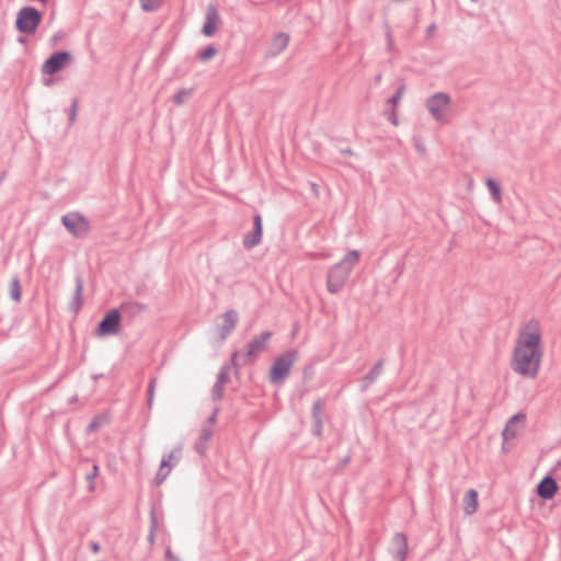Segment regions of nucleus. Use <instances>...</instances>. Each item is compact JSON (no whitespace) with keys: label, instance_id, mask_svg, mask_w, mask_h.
Listing matches in <instances>:
<instances>
[{"label":"nucleus","instance_id":"1","mask_svg":"<svg viewBox=\"0 0 561 561\" xmlns=\"http://www.w3.org/2000/svg\"><path fill=\"white\" fill-rule=\"evenodd\" d=\"M543 355L538 322H528L516 339L511 367L518 375L536 378Z\"/></svg>","mask_w":561,"mask_h":561},{"label":"nucleus","instance_id":"2","mask_svg":"<svg viewBox=\"0 0 561 561\" xmlns=\"http://www.w3.org/2000/svg\"><path fill=\"white\" fill-rule=\"evenodd\" d=\"M360 253L357 250L348 251L345 256L333 265L328 272L327 287L331 294H337L344 287L352 270L359 261Z\"/></svg>","mask_w":561,"mask_h":561},{"label":"nucleus","instance_id":"3","mask_svg":"<svg viewBox=\"0 0 561 561\" xmlns=\"http://www.w3.org/2000/svg\"><path fill=\"white\" fill-rule=\"evenodd\" d=\"M298 358L299 352L294 348L277 356L268 370L270 382L277 387L283 386Z\"/></svg>","mask_w":561,"mask_h":561},{"label":"nucleus","instance_id":"4","mask_svg":"<svg viewBox=\"0 0 561 561\" xmlns=\"http://www.w3.org/2000/svg\"><path fill=\"white\" fill-rule=\"evenodd\" d=\"M182 449V445L179 444L172 451L162 455L160 467L153 479L154 485L159 486L160 484H162L164 480L169 477L172 468L180 462Z\"/></svg>","mask_w":561,"mask_h":561},{"label":"nucleus","instance_id":"5","mask_svg":"<svg viewBox=\"0 0 561 561\" xmlns=\"http://www.w3.org/2000/svg\"><path fill=\"white\" fill-rule=\"evenodd\" d=\"M122 322V313L118 308L110 309L98 323L95 335L107 336L114 335L119 331Z\"/></svg>","mask_w":561,"mask_h":561},{"label":"nucleus","instance_id":"6","mask_svg":"<svg viewBox=\"0 0 561 561\" xmlns=\"http://www.w3.org/2000/svg\"><path fill=\"white\" fill-rule=\"evenodd\" d=\"M72 60V55L68 50L54 51L43 64L42 72L44 75H55L65 69Z\"/></svg>","mask_w":561,"mask_h":561},{"label":"nucleus","instance_id":"7","mask_svg":"<svg viewBox=\"0 0 561 561\" xmlns=\"http://www.w3.org/2000/svg\"><path fill=\"white\" fill-rule=\"evenodd\" d=\"M65 228L76 238L84 237L90 230L88 219L78 213H69L61 217Z\"/></svg>","mask_w":561,"mask_h":561},{"label":"nucleus","instance_id":"8","mask_svg":"<svg viewBox=\"0 0 561 561\" xmlns=\"http://www.w3.org/2000/svg\"><path fill=\"white\" fill-rule=\"evenodd\" d=\"M310 417L311 433L314 437L321 440L323 438L324 420L327 419L325 399L319 398L313 402Z\"/></svg>","mask_w":561,"mask_h":561},{"label":"nucleus","instance_id":"9","mask_svg":"<svg viewBox=\"0 0 561 561\" xmlns=\"http://www.w3.org/2000/svg\"><path fill=\"white\" fill-rule=\"evenodd\" d=\"M272 331H263L254 335L247 344V353L243 356V365L251 363L265 347L267 341L272 337Z\"/></svg>","mask_w":561,"mask_h":561},{"label":"nucleus","instance_id":"10","mask_svg":"<svg viewBox=\"0 0 561 561\" xmlns=\"http://www.w3.org/2000/svg\"><path fill=\"white\" fill-rule=\"evenodd\" d=\"M450 96L444 92H436L426 100V108L437 122H442L444 118V110L448 107L450 103Z\"/></svg>","mask_w":561,"mask_h":561},{"label":"nucleus","instance_id":"11","mask_svg":"<svg viewBox=\"0 0 561 561\" xmlns=\"http://www.w3.org/2000/svg\"><path fill=\"white\" fill-rule=\"evenodd\" d=\"M219 319L221 323L217 324L218 339L217 342L219 344L224 343L228 335L236 329L237 323L239 321V314L234 309H230L224 312Z\"/></svg>","mask_w":561,"mask_h":561},{"label":"nucleus","instance_id":"12","mask_svg":"<svg viewBox=\"0 0 561 561\" xmlns=\"http://www.w3.org/2000/svg\"><path fill=\"white\" fill-rule=\"evenodd\" d=\"M263 234V221L261 214L256 213L253 216V228L250 232H248L242 240V244L245 249L250 250L256 247L261 240Z\"/></svg>","mask_w":561,"mask_h":561},{"label":"nucleus","instance_id":"13","mask_svg":"<svg viewBox=\"0 0 561 561\" xmlns=\"http://www.w3.org/2000/svg\"><path fill=\"white\" fill-rule=\"evenodd\" d=\"M389 551L394 561H405L408 554V539L402 533H396L391 540Z\"/></svg>","mask_w":561,"mask_h":561},{"label":"nucleus","instance_id":"14","mask_svg":"<svg viewBox=\"0 0 561 561\" xmlns=\"http://www.w3.org/2000/svg\"><path fill=\"white\" fill-rule=\"evenodd\" d=\"M219 23L220 16L216 5L208 4L205 14V23L202 27L203 35L206 37H211L216 33Z\"/></svg>","mask_w":561,"mask_h":561},{"label":"nucleus","instance_id":"15","mask_svg":"<svg viewBox=\"0 0 561 561\" xmlns=\"http://www.w3.org/2000/svg\"><path fill=\"white\" fill-rule=\"evenodd\" d=\"M559 490L556 479L551 476L543 477L537 484L536 491L540 499L551 500L554 497Z\"/></svg>","mask_w":561,"mask_h":561},{"label":"nucleus","instance_id":"16","mask_svg":"<svg viewBox=\"0 0 561 561\" xmlns=\"http://www.w3.org/2000/svg\"><path fill=\"white\" fill-rule=\"evenodd\" d=\"M16 27L20 32H33L35 30V10L32 8L21 10L16 19Z\"/></svg>","mask_w":561,"mask_h":561},{"label":"nucleus","instance_id":"17","mask_svg":"<svg viewBox=\"0 0 561 561\" xmlns=\"http://www.w3.org/2000/svg\"><path fill=\"white\" fill-rule=\"evenodd\" d=\"M75 293L71 302L69 304V311L73 313H78L82 307V293L84 287L83 277L80 274H77L75 277Z\"/></svg>","mask_w":561,"mask_h":561},{"label":"nucleus","instance_id":"18","mask_svg":"<svg viewBox=\"0 0 561 561\" xmlns=\"http://www.w3.org/2000/svg\"><path fill=\"white\" fill-rule=\"evenodd\" d=\"M525 421H526V414L523 412H518V413L514 414L512 417H510L503 432H502L503 440L508 442L510 439L515 438L517 435L515 425L517 423L525 422Z\"/></svg>","mask_w":561,"mask_h":561},{"label":"nucleus","instance_id":"19","mask_svg":"<svg viewBox=\"0 0 561 561\" xmlns=\"http://www.w3.org/2000/svg\"><path fill=\"white\" fill-rule=\"evenodd\" d=\"M479 494L478 491L474 489H470L466 492L463 499H462V507L466 515H472L478 510V502Z\"/></svg>","mask_w":561,"mask_h":561},{"label":"nucleus","instance_id":"20","mask_svg":"<svg viewBox=\"0 0 561 561\" xmlns=\"http://www.w3.org/2000/svg\"><path fill=\"white\" fill-rule=\"evenodd\" d=\"M385 359L380 358L374 367L363 377L362 391H366L373 385L382 371Z\"/></svg>","mask_w":561,"mask_h":561},{"label":"nucleus","instance_id":"21","mask_svg":"<svg viewBox=\"0 0 561 561\" xmlns=\"http://www.w3.org/2000/svg\"><path fill=\"white\" fill-rule=\"evenodd\" d=\"M119 312H123L125 316L129 318H135L141 312L147 310V306L145 304L138 301H124L119 306Z\"/></svg>","mask_w":561,"mask_h":561},{"label":"nucleus","instance_id":"22","mask_svg":"<svg viewBox=\"0 0 561 561\" xmlns=\"http://www.w3.org/2000/svg\"><path fill=\"white\" fill-rule=\"evenodd\" d=\"M158 526H159V523H158L156 508L152 506L150 510V525H149V533L147 536V541L149 542V545L151 547L156 542Z\"/></svg>","mask_w":561,"mask_h":561},{"label":"nucleus","instance_id":"23","mask_svg":"<svg viewBox=\"0 0 561 561\" xmlns=\"http://www.w3.org/2000/svg\"><path fill=\"white\" fill-rule=\"evenodd\" d=\"M485 183H486V186L489 188V192L491 194L492 199L495 203H501L502 202V188H501V185L495 180H493L492 178H488Z\"/></svg>","mask_w":561,"mask_h":561},{"label":"nucleus","instance_id":"24","mask_svg":"<svg viewBox=\"0 0 561 561\" xmlns=\"http://www.w3.org/2000/svg\"><path fill=\"white\" fill-rule=\"evenodd\" d=\"M218 53V49L217 47L214 45V44H210L208 46H206L204 49H202L197 57L199 60L202 61H208L209 59H211L213 57H215Z\"/></svg>","mask_w":561,"mask_h":561},{"label":"nucleus","instance_id":"25","mask_svg":"<svg viewBox=\"0 0 561 561\" xmlns=\"http://www.w3.org/2000/svg\"><path fill=\"white\" fill-rule=\"evenodd\" d=\"M99 476V466L98 463L93 462L92 470L85 474V480L88 481V490L90 492H93L94 486V479Z\"/></svg>","mask_w":561,"mask_h":561},{"label":"nucleus","instance_id":"26","mask_svg":"<svg viewBox=\"0 0 561 561\" xmlns=\"http://www.w3.org/2000/svg\"><path fill=\"white\" fill-rule=\"evenodd\" d=\"M407 87H405V83L402 82L396 90V92L393 93V95L388 100V103H390L392 105V107L396 108V106L400 103L401 99H402V95L405 91Z\"/></svg>","mask_w":561,"mask_h":561},{"label":"nucleus","instance_id":"27","mask_svg":"<svg viewBox=\"0 0 561 561\" xmlns=\"http://www.w3.org/2000/svg\"><path fill=\"white\" fill-rule=\"evenodd\" d=\"M191 89H180L172 98V101L175 105H182L185 103L186 99L191 95Z\"/></svg>","mask_w":561,"mask_h":561},{"label":"nucleus","instance_id":"28","mask_svg":"<svg viewBox=\"0 0 561 561\" xmlns=\"http://www.w3.org/2000/svg\"><path fill=\"white\" fill-rule=\"evenodd\" d=\"M9 293L13 300L19 301L21 299V286L16 278L11 279Z\"/></svg>","mask_w":561,"mask_h":561},{"label":"nucleus","instance_id":"29","mask_svg":"<svg viewBox=\"0 0 561 561\" xmlns=\"http://www.w3.org/2000/svg\"><path fill=\"white\" fill-rule=\"evenodd\" d=\"M225 394V385L220 381H215L213 389H211V399L214 401H219L224 398Z\"/></svg>","mask_w":561,"mask_h":561},{"label":"nucleus","instance_id":"30","mask_svg":"<svg viewBox=\"0 0 561 561\" xmlns=\"http://www.w3.org/2000/svg\"><path fill=\"white\" fill-rule=\"evenodd\" d=\"M163 0H140L141 9L145 12L156 11Z\"/></svg>","mask_w":561,"mask_h":561},{"label":"nucleus","instance_id":"31","mask_svg":"<svg viewBox=\"0 0 561 561\" xmlns=\"http://www.w3.org/2000/svg\"><path fill=\"white\" fill-rule=\"evenodd\" d=\"M156 386H157V377H152L149 381L148 390H147V404H148L149 409H151L152 403H153Z\"/></svg>","mask_w":561,"mask_h":561},{"label":"nucleus","instance_id":"32","mask_svg":"<svg viewBox=\"0 0 561 561\" xmlns=\"http://www.w3.org/2000/svg\"><path fill=\"white\" fill-rule=\"evenodd\" d=\"M289 36L285 33H279L274 39V46L278 48V51L285 49L288 45Z\"/></svg>","mask_w":561,"mask_h":561},{"label":"nucleus","instance_id":"33","mask_svg":"<svg viewBox=\"0 0 561 561\" xmlns=\"http://www.w3.org/2000/svg\"><path fill=\"white\" fill-rule=\"evenodd\" d=\"M229 375H230V366L228 364H225L220 367L216 380L226 385L229 380Z\"/></svg>","mask_w":561,"mask_h":561},{"label":"nucleus","instance_id":"34","mask_svg":"<svg viewBox=\"0 0 561 561\" xmlns=\"http://www.w3.org/2000/svg\"><path fill=\"white\" fill-rule=\"evenodd\" d=\"M77 110H78V100L75 99L72 101V104L69 108V113H68V119H69V124L72 125L76 121V117H77Z\"/></svg>","mask_w":561,"mask_h":561},{"label":"nucleus","instance_id":"35","mask_svg":"<svg viewBox=\"0 0 561 561\" xmlns=\"http://www.w3.org/2000/svg\"><path fill=\"white\" fill-rule=\"evenodd\" d=\"M213 433L214 432L210 426H204L198 438L202 439V442H208V439L213 436Z\"/></svg>","mask_w":561,"mask_h":561},{"label":"nucleus","instance_id":"36","mask_svg":"<svg viewBox=\"0 0 561 561\" xmlns=\"http://www.w3.org/2000/svg\"><path fill=\"white\" fill-rule=\"evenodd\" d=\"M350 461H351V455L348 454V455L344 456V457L339 461V463L336 465L335 470H336L337 472L342 471V470H343V469L348 465V462H350Z\"/></svg>","mask_w":561,"mask_h":561},{"label":"nucleus","instance_id":"37","mask_svg":"<svg viewBox=\"0 0 561 561\" xmlns=\"http://www.w3.org/2000/svg\"><path fill=\"white\" fill-rule=\"evenodd\" d=\"M207 442H202V439H197L196 443H195V450L199 454V455H204L206 449H207Z\"/></svg>","mask_w":561,"mask_h":561},{"label":"nucleus","instance_id":"38","mask_svg":"<svg viewBox=\"0 0 561 561\" xmlns=\"http://www.w3.org/2000/svg\"><path fill=\"white\" fill-rule=\"evenodd\" d=\"M313 376V366L311 364L304 367V378L310 379Z\"/></svg>","mask_w":561,"mask_h":561},{"label":"nucleus","instance_id":"39","mask_svg":"<svg viewBox=\"0 0 561 561\" xmlns=\"http://www.w3.org/2000/svg\"><path fill=\"white\" fill-rule=\"evenodd\" d=\"M388 119L394 125H398V117L396 113V108L392 107L391 111L388 113Z\"/></svg>","mask_w":561,"mask_h":561},{"label":"nucleus","instance_id":"40","mask_svg":"<svg viewBox=\"0 0 561 561\" xmlns=\"http://www.w3.org/2000/svg\"><path fill=\"white\" fill-rule=\"evenodd\" d=\"M218 413H219V408L217 407L214 409L213 413L208 416L207 423L210 425L214 424L217 420Z\"/></svg>","mask_w":561,"mask_h":561},{"label":"nucleus","instance_id":"41","mask_svg":"<svg viewBox=\"0 0 561 561\" xmlns=\"http://www.w3.org/2000/svg\"><path fill=\"white\" fill-rule=\"evenodd\" d=\"M239 355V352L236 351L231 354V365L238 370L240 368V364L237 362V357Z\"/></svg>","mask_w":561,"mask_h":561},{"label":"nucleus","instance_id":"42","mask_svg":"<svg viewBox=\"0 0 561 561\" xmlns=\"http://www.w3.org/2000/svg\"><path fill=\"white\" fill-rule=\"evenodd\" d=\"M165 558L171 560V561H176V560H180L171 550V548H168L165 550Z\"/></svg>","mask_w":561,"mask_h":561},{"label":"nucleus","instance_id":"43","mask_svg":"<svg viewBox=\"0 0 561 561\" xmlns=\"http://www.w3.org/2000/svg\"><path fill=\"white\" fill-rule=\"evenodd\" d=\"M98 427H99V421H98V419H96V417H94V419L90 422L88 430H89L90 432H93V431H95Z\"/></svg>","mask_w":561,"mask_h":561},{"label":"nucleus","instance_id":"44","mask_svg":"<svg viewBox=\"0 0 561 561\" xmlns=\"http://www.w3.org/2000/svg\"><path fill=\"white\" fill-rule=\"evenodd\" d=\"M340 152L344 156H353L354 154V152L351 148L340 149Z\"/></svg>","mask_w":561,"mask_h":561},{"label":"nucleus","instance_id":"45","mask_svg":"<svg viewBox=\"0 0 561 561\" xmlns=\"http://www.w3.org/2000/svg\"><path fill=\"white\" fill-rule=\"evenodd\" d=\"M42 19H43V13L39 10H37V26L41 24Z\"/></svg>","mask_w":561,"mask_h":561},{"label":"nucleus","instance_id":"46","mask_svg":"<svg viewBox=\"0 0 561 561\" xmlns=\"http://www.w3.org/2000/svg\"><path fill=\"white\" fill-rule=\"evenodd\" d=\"M91 548H92V550H93V551H95V552L100 550V546H99V543H96V542H93V543L91 545Z\"/></svg>","mask_w":561,"mask_h":561},{"label":"nucleus","instance_id":"47","mask_svg":"<svg viewBox=\"0 0 561 561\" xmlns=\"http://www.w3.org/2000/svg\"><path fill=\"white\" fill-rule=\"evenodd\" d=\"M435 30V24H432L427 27V33L431 34Z\"/></svg>","mask_w":561,"mask_h":561},{"label":"nucleus","instance_id":"48","mask_svg":"<svg viewBox=\"0 0 561 561\" xmlns=\"http://www.w3.org/2000/svg\"><path fill=\"white\" fill-rule=\"evenodd\" d=\"M388 45H389V47H391V45H392V38H391L390 33H388Z\"/></svg>","mask_w":561,"mask_h":561},{"label":"nucleus","instance_id":"49","mask_svg":"<svg viewBox=\"0 0 561 561\" xmlns=\"http://www.w3.org/2000/svg\"><path fill=\"white\" fill-rule=\"evenodd\" d=\"M43 82L45 85H49L51 83V80L50 79H43Z\"/></svg>","mask_w":561,"mask_h":561},{"label":"nucleus","instance_id":"50","mask_svg":"<svg viewBox=\"0 0 561 561\" xmlns=\"http://www.w3.org/2000/svg\"><path fill=\"white\" fill-rule=\"evenodd\" d=\"M375 80H376V82H380V80H381V75L379 73V75L376 77V79H375Z\"/></svg>","mask_w":561,"mask_h":561},{"label":"nucleus","instance_id":"51","mask_svg":"<svg viewBox=\"0 0 561 561\" xmlns=\"http://www.w3.org/2000/svg\"><path fill=\"white\" fill-rule=\"evenodd\" d=\"M176 561H181V560H176Z\"/></svg>","mask_w":561,"mask_h":561}]
</instances>
